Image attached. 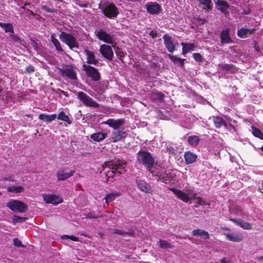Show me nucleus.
Instances as JSON below:
<instances>
[{"instance_id":"9d476101","label":"nucleus","mask_w":263,"mask_h":263,"mask_svg":"<svg viewBox=\"0 0 263 263\" xmlns=\"http://www.w3.org/2000/svg\"><path fill=\"white\" fill-rule=\"evenodd\" d=\"M215 5L217 9L219 10L224 16L227 17L230 15V12L228 9L230 8L229 4L224 0H216Z\"/></svg>"},{"instance_id":"9b49d317","label":"nucleus","mask_w":263,"mask_h":263,"mask_svg":"<svg viewBox=\"0 0 263 263\" xmlns=\"http://www.w3.org/2000/svg\"><path fill=\"white\" fill-rule=\"evenodd\" d=\"M60 71L62 76H66L71 80L77 79V73L71 65H66L64 68L60 69Z\"/></svg>"},{"instance_id":"dca6fc26","label":"nucleus","mask_w":263,"mask_h":263,"mask_svg":"<svg viewBox=\"0 0 263 263\" xmlns=\"http://www.w3.org/2000/svg\"><path fill=\"white\" fill-rule=\"evenodd\" d=\"M230 29L229 28H227L221 31L220 39L221 44H232L233 43L230 35Z\"/></svg>"},{"instance_id":"680f3d73","label":"nucleus","mask_w":263,"mask_h":263,"mask_svg":"<svg viewBox=\"0 0 263 263\" xmlns=\"http://www.w3.org/2000/svg\"><path fill=\"white\" fill-rule=\"evenodd\" d=\"M251 13V10L250 9H248L247 10H245L242 12V14L244 15H248Z\"/></svg>"},{"instance_id":"6e6552de","label":"nucleus","mask_w":263,"mask_h":263,"mask_svg":"<svg viewBox=\"0 0 263 263\" xmlns=\"http://www.w3.org/2000/svg\"><path fill=\"white\" fill-rule=\"evenodd\" d=\"M83 70L85 72L86 76L90 78L92 81H98L101 79L100 73L98 69L90 65L84 64Z\"/></svg>"},{"instance_id":"423d86ee","label":"nucleus","mask_w":263,"mask_h":263,"mask_svg":"<svg viewBox=\"0 0 263 263\" xmlns=\"http://www.w3.org/2000/svg\"><path fill=\"white\" fill-rule=\"evenodd\" d=\"M77 93L78 99L81 101L85 106L94 108H99L100 107V104L98 102L93 101L91 98L84 92L79 91Z\"/></svg>"},{"instance_id":"49530a36","label":"nucleus","mask_w":263,"mask_h":263,"mask_svg":"<svg viewBox=\"0 0 263 263\" xmlns=\"http://www.w3.org/2000/svg\"><path fill=\"white\" fill-rule=\"evenodd\" d=\"M152 97L154 100L162 101L164 99V96L161 92H154L152 93Z\"/></svg>"},{"instance_id":"6e6d98bb","label":"nucleus","mask_w":263,"mask_h":263,"mask_svg":"<svg viewBox=\"0 0 263 263\" xmlns=\"http://www.w3.org/2000/svg\"><path fill=\"white\" fill-rule=\"evenodd\" d=\"M135 232L132 230H130L128 232H125L124 231V236H135Z\"/></svg>"},{"instance_id":"603ef678","label":"nucleus","mask_w":263,"mask_h":263,"mask_svg":"<svg viewBox=\"0 0 263 263\" xmlns=\"http://www.w3.org/2000/svg\"><path fill=\"white\" fill-rule=\"evenodd\" d=\"M198 103H201L203 104L209 103V102L206 100L204 99L202 96H199V95H198Z\"/></svg>"},{"instance_id":"79ce46f5","label":"nucleus","mask_w":263,"mask_h":263,"mask_svg":"<svg viewBox=\"0 0 263 263\" xmlns=\"http://www.w3.org/2000/svg\"><path fill=\"white\" fill-rule=\"evenodd\" d=\"M252 134L255 137L263 140V134L260 129L252 126Z\"/></svg>"},{"instance_id":"09e8293b","label":"nucleus","mask_w":263,"mask_h":263,"mask_svg":"<svg viewBox=\"0 0 263 263\" xmlns=\"http://www.w3.org/2000/svg\"><path fill=\"white\" fill-rule=\"evenodd\" d=\"M62 238H69L74 241H79V238L75 236H73V235H65L62 236Z\"/></svg>"},{"instance_id":"f257e3e1","label":"nucleus","mask_w":263,"mask_h":263,"mask_svg":"<svg viewBox=\"0 0 263 263\" xmlns=\"http://www.w3.org/2000/svg\"><path fill=\"white\" fill-rule=\"evenodd\" d=\"M138 162L144 166L147 171L151 172L154 171L155 163V158L149 152L139 151L137 155Z\"/></svg>"},{"instance_id":"ea45409f","label":"nucleus","mask_w":263,"mask_h":263,"mask_svg":"<svg viewBox=\"0 0 263 263\" xmlns=\"http://www.w3.org/2000/svg\"><path fill=\"white\" fill-rule=\"evenodd\" d=\"M159 247L161 249H173L174 246L166 240H159Z\"/></svg>"},{"instance_id":"5701e85b","label":"nucleus","mask_w":263,"mask_h":263,"mask_svg":"<svg viewBox=\"0 0 263 263\" xmlns=\"http://www.w3.org/2000/svg\"><path fill=\"white\" fill-rule=\"evenodd\" d=\"M74 171L71 170L69 172L66 173L63 170H59L56 174L58 181H64L73 176Z\"/></svg>"},{"instance_id":"0e129e2a","label":"nucleus","mask_w":263,"mask_h":263,"mask_svg":"<svg viewBox=\"0 0 263 263\" xmlns=\"http://www.w3.org/2000/svg\"><path fill=\"white\" fill-rule=\"evenodd\" d=\"M61 92L62 94H63L65 97H67L68 96V94L67 92H66V91L62 90H61Z\"/></svg>"},{"instance_id":"e2e57ef3","label":"nucleus","mask_w":263,"mask_h":263,"mask_svg":"<svg viewBox=\"0 0 263 263\" xmlns=\"http://www.w3.org/2000/svg\"><path fill=\"white\" fill-rule=\"evenodd\" d=\"M227 121L229 122V123H231L230 122H231V121H232V122H233V123L234 124H237V121H236V120H233V121H232V119H230V117H229V118H227Z\"/></svg>"},{"instance_id":"6ab92c4d","label":"nucleus","mask_w":263,"mask_h":263,"mask_svg":"<svg viewBox=\"0 0 263 263\" xmlns=\"http://www.w3.org/2000/svg\"><path fill=\"white\" fill-rule=\"evenodd\" d=\"M169 190L172 191L179 199L181 200L183 202H187L190 200V198L189 195L183 191L171 187Z\"/></svg>"},{"instance_id":"412c9836","label":"nucleus","mask_w":263,"mask_h":263,"mask_svg":"<svg viewBox=\"0 0 263 263\" xmlns=\"http://www.w3.org/2000/svg\"><path fill=\"white\" fill-rule=\"evenodd\" d=\"M146 7L147 12L152 14H158L161 10L160 5L157 3H149Z\"/></svg>"},{"instance_id":"37998d69","label":"nucleus","mask_w":263,"mask_h":263,"mask_svg":"<svg viewBox=\"0 0 263 263\" xmlns=\"http://www.w3.org/2000/svg\"><path fill=\"white\" fill-rule=\"evenodd\" d=\"M187 142L190 145L196 146L197 145V136H191L189 137Z\"/></svg>"},{"instance_id":"864d4df0","label":"nucleus","mask_w":263,"mask_h":263,"mask_svg":"<svg viewBox=\"0 0 263 263\" xmlns=\"http://www.w3.org/2000/svg\"><path fill=\"white\" fill-rule=\"evenodd\" d=\"M31 45L32 47L35 50H37L38 48V44L36 42H35L34 40H31Z\"/></svg>"},{"instance_id":"4be33fe9","label":"nucleus","mask_w":263,"mask_h":263,"mask_svg":"<svg viewBox=\"0 0 263 263\" xmlns=\"http://www.w3.org/2000/svg\"><path fill=\"white\" fill-rule=\"evenodd\" d=\"M163 39L164 45L167 50L170 52L173 53L175 51V46L172 38L168 35L165 34L163 37Z\"/></svg>"},{"instance_id":"f03ea898","label":"nucleus","mask_w":263,"mask_h":263,"mask_svg":"<svg viewBox=\"0 0 263 263\" xmlns=\"http://www.w3.org/2000/svg\"><path fill=\"white\" fill-rule=\"evenodd\" d=\"M151 174L155 177L156 180L165 184L174 183L176 180V175L173 172H166L160 166H155Z\"/></svg>"},{"instance_id":"4c0bfd02","label":"nucleus","mask_w":263,"mask_h":263,"mask_svg":"<svg viewBox=\"0 0 263 263\" xmlns=\"http://www.w3.org/2000/svg\"><path fill=\"white\" fill-rule=\"evenodd\" d=\"M229 211L231 214H233L235 215L241 217H243L244 213L243 211L237 206H234L233 208L229 209Z\"/></svg>"},{"instance_id":"20e7f679","label":"nucleus","mask_w":263,"mask_h":263,"mask_svg":"<svg viewBox=\"0 0 263 263\" xmlns=\"http://www.w3.org/2000/svg\"><path fill=\"white\" fill-rule=\"evenodd\" d=\"M59 39L62 42L66 44L70 49L73 48H79V44L77 39L70 33L62 31L59 35Z\"/></svg>"},{"instance_id":"4468645a","label":"nucleus","mask_w":263,"mask_h":263,"mask_svg":"<svg viewBox=\"0 0 263 263\" xmlns=\"http://www.w3.org/2000/svg\"><path fill=\"white\" fill-rule=\"evenodd\" d=\"M43 199L46 203H50L53 205H58L63 202V200L61 197L55 195H43Z\"/></svg>"},{"instance_id":"e433bc0d","label":"nucleus","mask_w":263,"mask_h":263,"mask_svg":"<svg viewBox=\"0 0 263 263\" xmlns=\"http://www.w3.org/2000/svg\"><path fill=\"white\" fill-rule=\"evenodd\" d=\"M7 191L13 193H20L24 191V188L22 186H11L7 188Z\"/></svg>"},{"instance_id":"4d7b16f0","label":"nucleus","mask_w":263,"mask_h":263,"mask_svg":"<svg viewBox=\"0 0 263 263\" xmlns=\"http://www.w3.org/2000/svg\"><path fill=\"white\" fill-rule=\"evenodd\" d=\"M26 70L29 73H32L34 71V67L32 65H29L26 67Z\"/></svg>"},{"instance_id":"a19ab883","label":"nucleus","mask_w":263,"mask_h":263,"mask_svg":"<svg viewBox=\"0 0 263 263\" xmlns=\"http://www.w3.org/2000/svg\"><path fill=\"white\" fill-rule=\"evenodd\" d=\"M219 70L229 71L231 70L233 67L234 65L231 64H219L218 65Z\"/></svg>"},{"instance_id":"72a5a7b5","label":"nucleus","mask_w":263,"mask_h":263,"mask_svg":"<svg viewBox=\"0 0 263 263\" xmlns=\"http://www.w3.org/2000/svg\"><path fill=\"white\" fill-rule=\"evenodd\" d=\"M57 118L58 119L62 120L64 122H65L68 124H71V121L69 119V117L65 114V112L63 111L60 112L58 115H57Z\"/></svg>"},{"instance_id":"39448f33","label":"nucleus","mask_w":263,"mask_h":263,"mask_svg":"<svg viewBox=\"0 0 263 263\" xmlns=\"http://www.w3.org/2000/svg\"><path fill=\"white\" fill-rule=\"evenodd\" d=\"M7 206L13 212L25 213L28 210L27 205L23 202L15 199H11L7 203Z\"/></svg>"},{"instance_id":"052dcab7","label":"nucleus","mask_w":263,"mask_h":263,"mask_svg":"<svg viewBox=\"0 0 263 263\" xmlns=\"http://www.w3.org/2000/svg\"><path fill=\"white\" fill-rule=\"evenodd\" d=\"M43 10H44L45 11H46V12H52V10L49 8V7H48L47 6H44L43 7Z\"/></svg>"},{"instance_id":"2f4dec72","label":"nucleus","mask_w":263,"mask_h":263,"mask_svg":"<svg viewBox=\"0 0 263 263\" xmlns=\"http://www.w3.org/2000/svg\"><path fill=\"white\" fill-rule=\"evenodd\" d=\"M0 27H2L5 30V32L6 33H14L13 26L12 24L11 23H4L0 22Z\"/></svg>"},{"instance_id":"8fccbe9b","label":"nucleus","mask_w":263,"mask_h":263,"mask_svg":"<svg viewBox=\"0 0 263 263\" xmlns=\"http://www.w3.org/2000/svg\"><path fill=\"white\" fill-rule=\"evenodd\" d=\"M9 36L15 42H20L21 41L20 37L17 35L14 34V33H11Z\"/></svg>"},{"instance_id":"7c9ffc66","label":"nucleus","mask_w":263,"mask_h":263,"mask_svg":"<svg viewBox=\"0 0 263 263\" xmlns=\"http://www.w3.org/2000/svg\"><path fill=\"white\" fill-rule=\"evenodd\" d=\"M254 29L241 28L237 30V34L238 37L243 39L247 37L248 33L251 34L253 32Z\"/></svg>"},{"instance_id":"bb28decb","label":"nucleus","mask_w":263,"mask_h":263,"mask_svg":"<svg viewBox=\"0 0 263 263\" xmlns=\"http://www.w3.org/2000/svg\"><path fill=\"white\" fill-rule=\"evenodd\" d=\"M107 135L106 133L98 132L91 134L90 137L93 141L100 142L105 139Z\"/></svg>"},{"instance_id":"a211bd4d","label":"nucleus","mask_w":263,"mask_h":263,"mask_svg":"<svg viewBox=\"0 0 263 263\" xmlns=\"http://www.w3.org/2000/svg\"><path fill=\"white\" fill-rule=\"evenodd\" d=\"M96 36L100 40L107 44H112L113 40L111 36L104 31L103 30H100L96 32Z\"/></svg>"},{"instance_id":"58836bf2","label":"nucleus","mask_w":263,"mask_h":263,"mask_svg":"<svg viewBox=\"0 0 263 263\" xmlns=\"http://www.w3.org/2000/svg\"><path fill=\"white\" fill-rule=\"evenodd\" d=\"M182 54H185L190 51L193 50L195 48L194 44H187L182 43Z\"/></svg>"},{"instance_id":"774afa93","label":"nucleus","mask_w":263,"mask_h":263,"mask_svg":"<svg viewBox=\"0 0 263 263\" xmlns=\"http://www.w3.org/2000/svg\"><path fill=\"white\" fill-rule=\"evenodd\" d=\"M202 59V55L198 53V63L201 62Z\"/></svg>"},{"instance_id":"a18cd8bd","label":"nucleus","mask_w":263,"mask_h":263,"mask_svg":"<svg viewBox=\"0 0 263 263\" xmlns=\"http://www.w3.org/2000/svg\"><path fill=\"white\" fill-rule=\"evenodd\" d=\"M198 236H200L204 239H209L210 237L208 232L198 229Z\"/></svg>"},{"instance_id":"f704fd0d","label":"nucleus","mask_w":263,"mask_h":263,"mask_svg":"<svg viewBox=\"0 0 263 263\" xmlns=\"http://www.w3.org/2000/svg\"><path fill=\"white\" fill-rule=\"evenodd\" d=\"M50 40L54 47H55L56 50L58 51V52H63V49H62L61 44L59 41L54 37L53 35H51L50 36Z\"/></svg>"},{"instance_id":"1a4fd4ad","label":"nucleus","mask_w":263,"mask_h":263,"mask_svg":"<svg viewBox=\"0 0 263 263\" xmlns=\"http://www.w3.org/2000/svg\"><path fill=\"white\" fill-rule=\"evenodd\" d=\"M212 119L215 126L216 128H218L223 126L228 129L231 128L233 130V131L231 132L232 133H236L237 132L236 127L233 125L232 123L227 124L222 118L219 116H213Z\"/></svg>"},{"instance_id":"de8ad7c7","label":"nucleus","mask_w":263,"mask_h":263,"mask_svg":"<svg viewBox=\"0 0 263 263\" xmlns=\"http://www.w3.org/2000/svg\"><path fill=\"white\" fill-rule=\"evenodd\" d=\"M13 244L17 247H23L25 248V246L23 245L21 240L18 238H14L13 239Z\"/></svg>"},{"instance_id":"c03bdc74","label":"nucleus","mask_w":263,"mask_h":263,"mask_svg":"<svg viewBox=\"0 0 263 263\" xmlns=\"http://www.w3.org/2000/svg\"><path fill=\"white\" fill-rule=\"evenodd\" d=\"M27 219L28 218L22 217L17 215H13L12 217V222L14 224H15L17 222H22L26 221Z\"/></svg>"},{"instance_id":"393cba45","label":"nucleus","mask_w":263,"mask_h":263,"mask_svg":"<svg viewBox=\"0 0 263 263\" xmlns=\"http://www.w3.org/2000/svg\"><path fill=\"white\" fill-rule=\"evenodd\" d=\"M229 220L233 222L236 225L239 226L241 228L245 230H251L252 226L250 223L245 222L244 220L240 219H235L232 217L229 218Z\"/></svg>"},{"instance_id":"bf43d9fd","label":"nucleus","mask_w":263,"mask_h":263,"mask_svg":"<svg viewBox=\"0 0 263 263\" xmlns=\"http://www.w3.org/2000/svg\"><path fill=\"white\" fill-rule=\"evenodd\" d=\"M149 34L153 38H156L157 37V33L155 31L152 30Z\"/></svg>"},{"instance_id":"13d9d810","label":"nucleus","mask_w":263,"mask_h":263,"mask_svg":"<svg viewBox=\"0 0 263 263\" xmlns=\"http://www.w3.org/2000/svg\"><path fill=\"white\" fill-rule=\"evenodd\" d=\"M113 233L116 234L122 235L124 236V231H123L119 229H114L113 230Z\"/></svg>"},{"instance_id":"5fc2aeb1","label":"nucleus","mask_w":263,"mask_h":263,"mask_svg":"<svg viewBox=\"0 0 263 263\" xmlns=\"http://www.w3.org/2000/svg\"><path fill=\"white\" fill-rule=\"evenodd\" d=\"M2 180L4 181H11V182H14L15 181L14 177L12 176H11L5 177L2 179Z\"/></svg>"},{"instance_id":"f3484780","label":"nucleus","mask_w":263,"mask_h":263,"mask_svg":"<svg viewBox=\"0 0 263 263\" xmlns=\"http://www.w3.org/2000/svg\"><path fill=\"white\" fill-rule=\"evenodd\" d=\"M136 184L138 189L142 192L145 193L153 194V191L150 184H148L144 180H137Z\"/></svg>"},{"instance_id":"b1692460","label":"nucleus","mask_w":263,"mask_h":263,"mask_svg":"<svg viewBox=\"0 0 263 263\" xmlns=\"http://www.w3.org/2000/svg\"><path fill=\"white\" fill-rule=\"evenodd\" d=\"M198 201V211H200V214H202V212L205 214L206 211H209V209H210V204L199 196Z\"/></svg>"},{"instance_id":"ddd939ff","label":"nucleus","mask_w":263,"mask_h":263,"mask_svg":"<svg viewBox=\"0 0 263 263\" xmlns=\"http://www.w3.org/2000/svg\"><path fill=\"white\" fill-rule=\"evenodd\" d=\"M125 123V119L123 118H120L118 119H114L110 118L106 121L102 122V124L107 125L109 127L113 128L114 130H117Z\"/></svg>"},{"instance_id":"3c124183","label":"nucleus","mask_w":263,"mask_h":263,"mask_svg":"<svg viewBox=\"0 0 263 263\" xmlns=\"http://www.w3.org/2000/svg\"><path fill=\"white\" fill-rule=\"evenodd\" d=\"M87 217L88 218H95L97 219L100 217L99 215L95 214L94 212H91L87 215Z\"/></svg>"},{"instance_id":"2eb2a0df","label":"nucleus","mask_w":263,"mask_h":263,"mask_svg":"<svg viewBox=\"0 0 263 263\" xmlns=\"http://www.w3.org/2000/svg\"><path fill=\"white\" fill-rule=\"evenodd\" d=\"M127 134L123 129L118 130L113 132L111 134V137L109 140L112 142H117L120 141H123L126 137Z\"/></svg>"},{"instance_id":"a878e982","label":"nucleus","mask_w":263,"mask_h":263,"mask_svg":"<svg viewBox=\"0 0 263 263\" xmlns=\"http://www.w3.org/2000/svg\"><path fill=\"white\" fill-rule=\"evenodd\" d=\"M199 5L198 7H200V5H202V9L205 12H209L213 9V4L211 0H198Z\"/></svg>"},{"instance_id":"0eeeda50","label":"nucleus","mask_w":263,"mask_h":263,"mask_svg":"<svg viewBox=\"0 0 263 263\" xmlns=\"http://www.w3.org/2000/svg\"><path fill=\"white\" fill-rule=\"evenodd\" d=\"M101 9L104 15L109 18L116 17L119 14L118 9L113 3L105 5Z\"/></svg>"},{"instance_id":"c9c22d12","label":"nucleus","mask_w":263,"mask_h":263,"mask_svg":"<svg viewBox=\"0 0 263 263\" xmlns=\"http://www.w3.org/2000/svg\"><path fill=\"white\" fill-rule=\"evenodd\" d=\"M121 195V194L119 192L112 193L109 194H107L105 197V202L107 204H108L109 202L114 201L116 197H119Z\"/></svg>"},{"instance_id":"f8f14e48","label":"nucleus","mask_w":263,"mask_h":263,"mask_svg":"<svg viewBox=\"0 0 263 263\" xmlns=\"http://www.w3.org/2000/svg\"><path fill=\"white\" fill-rule=\"evenodd\" d=\"M99 51L104 58L109 61L112 60L114 52L112 48L109 45L106 44L101 45Z\"/></svg>"},{"instance_id":"69168bd1","label":"nucleus","mask_w":263,"mask_h":263,"mask_svg":"<svg viewBox=\"0 0 263 263\" xmlns=\"http://www.w3.org/2000/svg\"><path fill=\"white\" fill-rule=\"evenodd\" d=\"M118 55L120 56V58H122L125 56V54L123 52L120 51L118 53Z\"/></svg>"},{"instance_id":"c85d7f7f","label":"nucleus","mask_w":263,"mask_h":263,"mask_svg":"<svg viewBox=\"0 0 263 263\" xmlns=\"http://www.w3.org/2000/svg\"><path fill=\"white\" fill-rule=\"evenodd\" d=\"M227 239L231 241L240 242L242 240V237L240 234H234L233 233H224Z\"/></svg>"},{"instance_id":"473e14b6","label":"nucleus","mask_w":263,"mask_h":263,"mask_svg":"<svg viewBox=\"0 0 263 263\" xmlns=\"http://www.w3.org/2000/svg\"><path fill=\"white\" fill-rule=\"evenodd\" d=\"M168 58L172 61V62L176 65L179 66H183L184 65V61L185 59L179 58L175 55L168 54Z\"/></svg>"},{"instance_id":"c756f323","label":"nucleus","mask_w":263,"mask_h":263,"mask_svg":"<svg viewBox=\"0 0 263 263\" xmlns=\"http://www.w3.org/2000/svg\"><path fill=\"white\" fill-rule=\"evenodd\" d=\"M184 157L186 163L190 164L194 162L196 160L197 156L190 151H188L184 153Z\"/></svg>"},{"instance_id":"338daca9","label":"nucleus","mask_w":263,"mask_h":263,"mask_svg":"<svg viewBox=\"0 0 263 263\" xmlns=\"http://www.w3.org/2000/svg\"><path fill=\"white\" fill-rule=\"evenodd\" d=\"M228 260H227L226 258H223L221 259H220V262L221 263H227Z\"/></svg>"},{"instance_id":"cd10ccee","label":"nucleus","mask_w":263,"mask_h":263,"mask_svg":"<svg viewBox=\"0 0 263 263\" xmlns=\"http://www.w3.org/2000/svg\"><path fill=\"white\" fill-rule=\"evenodd\" d=\"M39 118L43 121L48 123L54 120L57 118V115L55 114H53L48 115L47 114H41L39 115Z\"/></svg>"},{"instance_id":"aec40b11","label":"nucleus","mask_w":263,"mask_h":263,"mask_svg":"<svg viewBox=\"0 0 263 263\" xmlns=\"http://www.w3.org/2000/svg\"><path fill=\"white\" fill-rule=\"evenodd\" d=\"M84 52L87 57L86 62L88 64L87 65L92 64L96 65L99 63V61L96 58L95 53L93 51L88 49H85Z\"/></svg>"},{"instance_id":"7ed1b4c3","label":"nucleus","mask_w":263,"mask_h":263,"mask_svg":"<svg viewBox=\"0 0 263 263\" xmlns=\"http://www.w3.org/2000/svg\"><path fill=\"white\" fill-rule=\"evenodd\" d=\"M124 164V162L121 160H118L117 162L110 161L104 162L103 167H108L109 169L106 173V182L108 181L109 178H113L116 174H121L122 172L120 170L124 169L123 166Z\"/></svg>"}]
</instances>
